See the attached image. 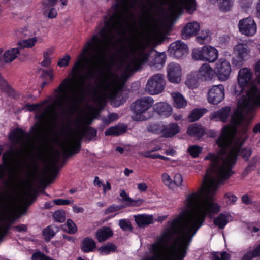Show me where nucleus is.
Masks as SVG:
<instances>
[{"label":"nucleus","instance_id":"f257e3e1","mask_svg":"<svg viewBox=\"0 0 260 260\" xmlns=\"http://www.w3.org/2000/svg\"><path fill=\"white\" fill-rule=\"evenodd\" d=\"M9 139L19 148L9 150L3 155V164L0 165V180L6 178V185L13 181L16 175H20L27 166L26 157L32 147L30 135L17 128L11 132Z\"/></svg>","mask_w":260,"mask_h":260},{"label":"nucleus","instance_id":"f03ea898","mask_svg":"<svg viewBox=\"0 0 260 260\" xmlns=\"http://www.w3.org/2000/svg\"><path fill=\"white\" fill-rule=\"evenodd\" d=\"M92 114H83L79 116L75 121V128L66 137L60 147L65 156H70L78 153L80 150V141L83 136L87 135L89 140L96 136V131L87 127L92 120Z\"/></svg>","mask_w":260,"mask_h":260},{"label":"nucleus","instance_id":"7ed1b4c3","mask_svg":"<svg viewBox=\"0 0 260 260\" xmlns=\"http://www.w3.org/2000/svg\"><path fill=\"white\" fill-rule=\"evenodd\" d=\"M139 0H117V2L112 6L111 13L105 16H136V15H123L121 14L122 7L134 8L137 6ZM161 6L168 5L172 14L164 16H178L182 14L186 10L190 15L192 14L196 10L195 0H160ZM140 16H155L154 15H140ZM161 16H164L162 15Z\"/></svg>","mask_w":260,"mask_h":260},{"label":"nucleus","instance_id":"20e7f679","mask_svg":"<svg viewBox=\"0 0 260 260\" xmlns=\"http://www.w3.org/2000/svg\"><path fill=\"white\" fill-rule=\"evenodd\" d=\"M154 100L150 96H144L137 100L132 106L133 112L132 118L135 121H143L147 119V110L154 104Z\"/></svg>","mask_w":260,"mask_h":260},{"label":"nucleus","instance_id":"39448f33","mask_svg":"<svg viewBox=\"0 0 260 260\" xmlns=\"http://www.w3.org/2000/svg\"><path fill=\"white\" fill-rule=\"evenodd\" d=\"M191 55L196 60L212 63L217 59L218 51L214 47L207 45L193 49Z\"/></svg>","mask_w":260,"mask_h":260},{"label":"nucleus","instance_id":"423d86ee","mask_svg":"<svg viewBox=\"0 0 260 260\" xmlns=\"http://www.w3.org/2000/svg\"><path fill=\"white\" fill-rule=\"evenodd\" d=\"M8 199L1 203L2 215H0V241L7 233L10 225L13 222L11 220L12 205Z\"/></svg>","mask_w":260,"mask_h":260},{"label":"nucleus","instance_id":"0eeeda50","mask_svg":"<svg viewBox=\"0 0 260 260\" xmlns=\"http://www.w3.org/2000/svg\"><path fill=\"white\" fill-rule=\"evenodd\" d=\"M149 132L155 134H161L166 138H171L178 134L180 131V127L178 124L175 122L170 123L167 125L162 123H153L148 127Z\"/></svg>","mask_w":260,"mask_h":260},{"label":"nucleus","instance_id":"6e6552de","mask_svg":"<svg viewBox=\"0 0 260 260\" xmlns=\"http://www.w3.org/2000/svg\"><path fill=\"white\" fill-rule=\"evenodd\" d=\"M234 53L235 56L233 58V64L237 68H240L243 66L244 62L250 55V49L248 42L244 41L235 45Z\"/></svg>","mask_w":260,"mask_h":260},{"label":"nucleus","instance_id":"1a4fd4ad","mask_svg":"<svg viewBox=\"0 0 260 260\" xmlns=\"http://www.w3.org/2000/svg\"><path fill=\"white\" fill-rule=\"evenodd\" d=\"M165 82L163 75L157 74L150 78L146 85V90L151 95L158 94L165 88Z\"/></svg>","mask_w":260,"mask_h":260},{"label":"nucleus","instance_id":"9d476101","mask_svg":"<svg viewBox=\"0 0 260 260\" xmlns=\"http://www.w3.org/2000/svg\"><path fill=\"white\" fill-rule=\"evenodd\" d=\"M252 77V73L251 70L248 68L241 69L238 74V86H236L234 93L238 96L240 93H243L244 88L251 81Z\"/></svg>","mask_w":260,"mask_h":260},{"label":"nucleus","instance_id":"9b49d317","mask_svg":"<svg viewBox=\"0 0 260 260\" xmlns=\"http://www.w3.org/2000/svg\"><path fill=\"white\" fill-rule=\"evenodd\" d=\"M214 71V75L219 81H225L230 78L232 72L231 65L226 59L220 58L216 62Z\"/></svg>","mask_w":260,"mask_h":260},{"label":"nucleus","instance_id":"f8f14e48","mask_svg":"<svg viewBox=\"0 0 260 260\" xmlns=\"http://www.w3.org/2000/svg\"><path fill=\"white\" fill-rule=\"evenodd\" d=\"M239 31L247 36H253L257 31V25L252 17H246L239 22Z\"/></svg>","mask_w":260,"mask_h":260},{"label":"nucleus","instance_id":"ddd939ff","mask_svg":"<svg viewBox=\"0 0 260 260\" xmlns=\"http://www.w3.org/2000/svg\"><path fill=\"white\" fill-rule=\"evenodd\" d=\"M225 96V88L222 84L213 85L209 90L207 100L209 103L217 105L220 103Z\"/></svg>","mask_w":260,"mask_h":260},{"label":"nucleus","instance_id":"4468645a","mask_svg":"<svg viewBox=\"0 0 260 260\" xmlns=\"http://www.w3.org/2000/svg\"><path fill=\"white\" fill-rule=\"evenodd\" d=\"M167 77L173 83H179L182 79V69L180 65L176 62H171L167 66Z\"/></svg>","mask_w":260,"mask_h":260},{"label":"nucleus","instance_id":"2eb2a0df","mask_svg":"<svg viewBox=\"0 0 260 260\" xmlns=\"http://www.w3.org/2000/svg\"><path fill=\"white\" fill-rule=\"evenodd\" d=\"M188 50L187 45L179 40L172 43L168 49L170 55L176 58H181L187 53Z\"/></svg>","mask_w":260,"mask_h":260},{"label":"nucleus","instance_id":"dca6fc26","mask_svg":"<svg viewBox=\"0 0 260 260\" xmlns=\"http://www.w3.org/2000/svg\"><path fill=\"white\" fill-rule=\"evenodd\" d=\"M195 72L202 82L211 81L214 77V69L207 62L203 63Z\"/></svg>","mask_w":260,"mask_h":260},{"label":"nucleus","instance_id":"f3484780","mask_svg":"<svg viewBox=\"0 0 260 260\" xmlns=\"http://www.w3.org/2000/svg\"><path fill=\"white\" fill-rule=\"evenodd\" d=\"M20 53V49L18 47L11 48L4 52L3 49L0 48V63H11L17 58Z\"/></svg>","mask_w":260,"mask_h":260},{"label":"nucleus","instance_id":"a211bd4d","mask_svg":"<svg viewBox=\"0 0 260 260\" xmlns=\"http://www.w3.org/2000/svg\"><path fill=\"white\" fill-rule=\"evenodd\" d=\"M200 28V25L197 22L188 23L181 30L183 39H188L197 35Z\"/></svg>","mask_w":260,"mask_h":260},{"label":"nucleus","instance_id":"6ab92c4d","mask_svg":"<svg viewBox=\"0 0 260 260\" xmlns=\"http://www.w3.org/2000/svg\"><path fill=\"white\" fill-rule=\"evenodd\" d=\"M230 111L231 108L226 106L213 112L210 117L213 120L225 122L229 117Z\"/></svg>","mask_w":260,"mask_h":260},{"label":"nucleus","instance_id":"aec40b11","mask_svg":"<svg viewBox=\"0 0 260 260\" xmlns=\"http://www.w3.org/2000/svg\"><path fill=\"white\" fill-rule=\"evenodd\" d=\"M154 109L161 116L168 117L172 113V107L166 102H159L155 105Z\"/></svg>","mask_w":260,"mask_h":260},{"label":"nucleus","instance_id":"412c9836","mask_svg":"<svg viewBox=\"0 0 260 260\" xmlns=\"http://www.w3.org/2000/svg\"><path fill=\"white\" fill-rule=\"evenodd\" d=\"M171 95L175 108L177 109H183L186 107L187 101L180 92L177 91L172 92Z\"/></svg>","mask_w":260,"mask_h":260},{"label":"nucleus","instance_id":"4be33fe9","mask_svg":"<svg viewBox=\"0 0 260 260\" xmlns=\"http://www.w3.org/2000/svg\"><path fill=\"white\" fill-rule=\"evenodd\" d=\"M135 221L139 227H145L153 222V216L146 214H138L134 216Z\"/></svg>","mask_w":260,"mask_h":260},{"label":"nucleus","instance_id":"5701e85b","mask_svg":"<svg viewBox=\"0 0 260 260\" xmlns=\"http://www.w3.org/2000/svg\"><path fill=\"white\" fill-rule=\"evenodd\" d=\"M202 82L201 80L198 78L195 71H193L187 75L185 85L189 88L194 89L198 87Z\"/></svg>","mask_w":260,"mask_h":260},{"label":"nucleus","instance_id":"b1692460","mask_svg":"<svg viewBox=\"0 0 260 260\" xmlns=\"http://www.w3.org/2000/svg\"><path fill=\"white\" fill-rule=\"evenodd\" d=\"M43 39L39 36H35L32 38L23 40L19 41L18 45L22 48H31L36 45L37 43H41Z\"/></svg>","mask_w":260,"mask_h":260},{"label":"nucleus","instance_id":"393cba45","mask_svg":"<svg viewBox=\"0 0 260 260\" xmlns=\"http://www.w3.org/2000/svg\"><path fill=\"white\" fill-rule=\"evenodd\" d=\"M205 130L202 126L197 124L190 125L187 129V134L189 136L200 138L204 135Z\"/></svg>","mask_w":260,"mask_h":260},{"label":"nucleus","instance_id":"a878e982","mask_svg":"<svg viewBox=\"0 0 260 260\" xmlns=\"http://www.w3.org/2000/svg\"><path fill=\"white\" fill-rule=\"evenodd\" d=\"M113 235L110 228L102 227L99 229L95 233V237L99 242H103Z\"/></svg>","mask_w":260,"mask_h":260},{"label":"nucleus","instance_id":"bb28decb","mask_svg":"<svg viewBox=\"0 0 260 260\" xmlns=\"http://www.w3.org/2000/svg\"><path fill=\"white\" fill-rule=\"evenodd\" d=\"M232 219L229 213H221L214 219V223L220 229H223L227 223Z\"/></svg>","mask_w":260,"mask_h":260},{"label":"nucleus","instance_id":"cd10ccee","mask_svg":"<svg viewBox=\"0 0 260 260\" xmlns=\"http://www.w3.org/2000/svg\"><path fill=\"white\" fill-rule=\"evenodd\" d=\"M120 196L121 197V201L125 203V206H136L141 205L142 202V200H134L131 199L127 194L125 190H122L120 193Z\"/></svg>","mask_w":260,"mask_h":260},{"label":"nucleus","instance_id":"c85d7f7f","mask_svg":"<svg viewBox=\"0 0 260 260\" xmlns=\"http://www.w3.org/2000/svg\"><path fill=\"white\" fill-rule=\"evenodd\" d=\"M95 247V242L92 238L86 237L83 240L81 249L84 252H89L93 251Z\"/></svg>","mask_w":260,"mask_h":260},{"label":"nucleus","instance_id":"c756f323","mask_svg":"<svg viewBox=\"0 0 260 260\" xmlns=\"http://www.w3.org/2000/svg\"><path fill=\"white\" fill-rule=\"evenodd\" d=\"M126 129L127 126L125 125L120 124L108 128L105 132V134L106 136H117L124 133Z\"/></svg>","mask_w":260,"mask_h":260},{"label":"nucleus","instance_id":"7c9ffc66","mask_svg":"<svg viewBox=\"0 0 260 260\" xmlns=\"http://www.w3.org/2000/svg\"><path fill=\"white\" fill-rule=\"evenodd\" d=\"M207 110L205 108L193 109L188 116L190 122H194L200 119L204 114L206 113Z\"/></svg>","mask_w":260,"mask_h":260},{"label":"nucleus","instance_id":"2f4dec72","mask_svg":"<svg viewBox=\"0 0 260 260\" xmlns=\"http://www.w3.org/2000/svg\"><path fill=\"white\" fill-rule=\"evenodd\" d=\"M196 39L201 44L208 43L211 40V33L208 29L202 30L196 37Z\"/></svg>","mask_w":260,"mask_h":260},{"label":"nucleus","instance_id":"473e14b6","mask_svg":"<svg viewBox=\"0 0 260 260\" xmlns=\"http://www.w3.org/2000/svg\"><path fill=\"white\" fill-rule=\"evenodd\" d=\"M257 256L260 257V244L255 246L253 249L248 250L241 260H251L253 257Z\"/></svg>","mask_w":260,"mask_h":260},{"label":"nucleus","instance_id":"72a5a7b5","mask_svg":"<svg viewBox=\"0 0 260 260\" xmlns=\"http://www.w3.org/2000/svg\"><path fill=\"white\" fill-rule=\"evenodd\" d=\"M62 229L63 231L71 234L75 233L77 231L76 225L71 219H68L66 223L62 225Z\"/></svg>","mask_w":260,"mask_h":260},{"label":"nucleus","instance_id":"f704fd0d","mask_svg":"<svg viewBox=\"0 0 260 260\" xmlns=\"http://www.w3.org/2000/svg\"><path fill=\"white\" fill-rule=\"evenodd\" d=\"M115 249L116 246L114 244L112 243H108L102 246L99 249V250L100 251L101 253L103 255H106L111 252L114 251Z\"/></svg>","mask_w":260,"mask_h":260},{"label":"nucleus","instance_id":"c9c22d12","mask_svg":"<svg viewBox=\"0 0 260 260\" xmlns=\"http://www.w3.org/2000/svg\"><path fill=\"white\" fill-rule=\"evenodd\" d=\"M202 150V147L197 145H192L188 148V151L192 157L196 158L199 156Z\"/></svg>","mask_w":260,"mask_h":260},{"label":"nucleus","instance_id":"e433bc0d","mask_svg":"<svg viewBox=\"0 0 260 260\" xmlns=\"http://www.w3.org/2000/svg\"><path fill=\"white\" fill-rule=\"evenodd\" d=\"M240 8L241 12L244 13H247L250 11H252L251 5L252 3L250 1L244 2L241 1L240 3Z\"/></svg>","mask_w":260,"mask_h":260},{"label":"nucleus","instance_id":"4c0bfd02","mask_svg":"<svg viewBox=\"0 0 260 260\" xmlns=\"http://www.w3.org/2000/svg\"><path fill=\"white\" fill-rule=\"evenodd\" d=\"M54 235V231L51 226H48L43 231V235L46 241H49Z\"/></svg>","mask_w":260,"mask_h":260},{"label":"nucleus","instance_id":"58836bf2","mask_svg":"<svg viewBox=\"0 0 260 260\" xmlns=\"http://www.w3.org/2000/svg\"><path fill=\"white\" fill-rule=\"evenodd\" d=\"M219 3V8L222 11H229L232 4L231 0H217Z\"/></svg>","mask_w":260,"mask_h":260},{"label":"nucleus","instance_id":"ea45409f","mask_svg":"<svg viewBox=\"0 0 260 260\" xmlns=\"http://www.w3.org/2000/svg\"><path fill=\"white\" fill-rule=\"evenodd\" d=\"M173 182L178 187H181L185 186L183 183L182 176L181 174L178 173H176L174 175Z\"/></svg>","mask_w":260,"mask_h":260},{"label":"nucleus","instance_id":"a19ab883","mask_svg":"<svg viewBox=\"0 0 260 260\" xmlns=\"http://www.w3.org/2000/svg\"><path fill=\"white\" fill-rule=\"evenodd\" d=\"M119 225L124 231H131L132 229L131 223L129 220L127 219H122L119 220Z\"/></svg>","mask_w":260,"mask_h":260},{"label":"nucleus","instance_id":"79ce46f5","mask_svg":"<svg viewBox=\"0 0 260 260\" xmlns=\"http://www.w3.org/2000/svg\"><path fill=\"white\" fill-rule=\"evenodd\" d=\"M161 179L164 184L168 187H171L173 184V181L171 177L166 173L161 175Z\"/></svg>","mask_w":260,"mask_h":260},{"label":"nucleus","instance_id":"37998d69","mask_svg":"<svg viewBox=\"0 0 260 260\" xmlns=\"http://www.w3.org/2000/svg\"><path fill=\"white\" fill-rule=\"evenodd\" d=\"M54 219L58 222H63L65 220L64 212L62 211H57L53 215Z\"/></svg>","mask_w":260,"mask_h":260},{"label":"nucleus","instance_id":"c03bdc74","mask_svg":"<svg viewBox=\"0 0 260 260\" xmlns=\"http://www.w3.org/2000/svg\"><path fill=\"white\" fill-rule=\"evenodd\" d=\"M224 199L226 202L229 204H233L237 200V198L233 194L228 192L224 194Z\"/></svg>","mask_w":260,"mask_h":260},{"label":"nucleus","instance_id":"a18cd8bd","mask_svg":"<svg viewBox=\"0 0 260 260\" xmlns=\"http://www.w3.org/2000/svg\"><path fill=\"white\" fill-rule=\"evenodd\" d=\"M214 260H229L230 256L226 252L217 253L213 255Z\"/></svg>","mask_w":260,"mask_h":260},{"label":"nucleus","instance_id":"49530a36","mask_svg":"<svg viewBox=\"0 0 260 260\" xmlns=\"http://www.w3.org/2000/svg\"><path fill=\"white\" fill-rule=\"evenodd\" d=\"M53 203L57 205H67L73 203L74 200L68 199H58L53 200Z\"/></svg>","mask_w":260,"mask_h":260},{"label":"nucleus","instance_id":"de8ad7c7","mask_svg":"<svg viewBox=\"0 0 260 260\" xmlns=\"http://www.w3.org/2000/svg\"><path fill=\"white\" fill-rule=\"evenodd\" d=\"M70 59L71 57L69 55H66L59 60L57 64L60 67L67 66L68 65Z\"/></svg>","mask_w":260,"mask_h":260},{"label":"nucleus","instance_id":"09e8293b","mask_svg":"<svg viewBox=\"0 0 260 260\" xmlns=\"http://www.w3.org/2000/svg\"><path fill=\"white\" fill-rule=\"evenodd\" d=\"M38 30H35L32 27H27L22 31V33L26 36H31L37 34Z\"/></svg>","mask_w":260,"mask_h":260},{"label":"nucleus","instance_id":"8fccbe9b","mask_svg":"<svg viewBox=\"0 0 260 260\" xmlns=\"http://www.w3.org/2000/svg\"><path fill=\"white\" fill-rule=\"evenodd\" d=\"M42 76L48 81H51L53 78V74L51 70H44L42 72Z\"/></svg>","mask_w":260,"mask_h":260},{"label":"nucleus","instance_id":"3c124183","mask_svg":"<svg viewBox=\"0 0 260 260\" xmlns=\"http://www.w3.org/2000/svg\"><path fill=\"white\" fill-rule=\"evenodd\" d=\"M47 256L40 252H37L33 254L32 260H46Z\"/></svg>","mask_w":260,"mask_h":260},{"label":"nucleus","instance_id":"603ef678","mask_svg":"<svg viewBox=\"0 0 260 260\" xmlns=\"http://www.w3.org/2000/svg\"><path fill=\"white\" fill-rule=\"evenodd\" d=\"M122 207H123L121 206H116V205L110 206L109 208H108L106 210L105 213L108 214V213L114 212L119 210H120L122 208Z\"/></svg>","mask_w":260,"mask_h":260},{"label":"nucleus","instance_id":"864d4df0","mask_svg":"<svg viewBox=\"0 0 260 260\" xmlns=\"http://www.w3.org/2000/svg\"><path fill=\"white\" fill-rule=\"evenodd\" d=\"M57 0H44L43 2V5L46 7H52L54 6L56 3Z\"/></svg>","mask_w":260,"mask_h":260},{"label":"nucleus","instance_id":"5fc2aeb1","mask_svg":"<svg viewBox=\"0 0 260 260\" xmlns=\"http://www.w3.org/2000/svg\"><path fill=\"white\" fill-rule=\"evenodd\" d=\"M44 59L41 62V64L44 67H48L51 63V58L50 56H43Z\"/></svg>","mask_w":260,"mask_h":260},{"label":"nucleus","instance_id":"6e6d98bb","mask_svg":"<svg viewBox=\"0 0 260 260\" xmlns=\"http://www.w3.org/2000/svg\"><path fill=\"white\" fill-rule=\"evenodd\" d=\"M137 187L139 191L141 192H145L147 190L148 188L147 184L144 182H142L138 184Z\"/></svg>","mask_w":260,"mask_h":260},{"label":"nucleus","instance_id":"4d7b16f0","mask_svg":"<svg viewBox=\"0 0 260 260\" xmlns=\"http://www.w3.org/2000/svg\"><path fill=\"white\" fill-rule=\"evenodd\" d=\"M13 229L17 232H25L27 230V226L24 224H20L14 226Z\"/></svg>","mask_w":260,"mask_h":260},{"label":"nucleus","instance_id":"13d9d810","mask_svg":"<svg viewBox=\"0 0 260 260\" xmlns=\"http://www.w3.org/2000/svg\"><path fill=\"white\" fill-rule=\"evenodd\" d=\"M165 153L167 155H170L172 156H174L176 155L177 152L176 151L173 149V148H169L167 150H166L165 152Z\"/></svg>","mask_w":260,"mask_h":260},{"label":"nucleus","instance_id":"bf43d9fd","mask_svg":"<svg viewBox=\"0 0 260 260\" xmlns=\"http://www.w3.org/2000/svg\"><path fill=\"white\" fill-rule=\"evenodd\" d=\"M73 210L76 213H83L84 212V209L82 207L78 206L75 205L73 206Z\"/></svg>","mask_w":260,"mask_h":260},{"label":"nucleus","instance_id":"052dcab7","mask_svg":"<svg viewBox=\"0 0 260 260\" xmlns=\"http://www.w3.org/2000/svg\"><path fill=\"white\" fill-rule=\"evenodd\" d=\"M54 51V49L53 47L48 48L46 50V51L43 53V56H50L52 55Z\"/></svg>","mask_w":260,"mask_h":260},{"label":"nucleus","instance_id":"680f3d73","mask_svg":"<svg viewBox=\"0 0 260 260\" xmlns=\"http://www.w3.org/2000/svg\"><path fill=\"white\" fill-rule=\"evenodd\" d=\"M103 187V190L104 192L105 193L107 191L110 190L111 189V185L110 183L108 181L106 182V184L103 183L102 186Z\"/></svg>","mask_w":260,"mask_h":260},{"label":"nucleus","instance_id":"e2e57ef3","mask_svg":"<svg viewBox=\"0 0 260 260\" xmlns=\"http://www.w3.org/2000/svg\"><path fill=\"white\" fill-rule=\"evenodd\" d=\"M242 200L243 203H244L245 204H250L251 203V199L247 194L244 195L242 197Z\"/></svg>","mask_w":260,"mask_h":260},{"label":"nucleus","instance_id":"0e129e2a","mask_svg":"<svg viewBox=\"0 0 260 260\" xmlns=\"http://www.w3.org/2000/svg\"><path fill=\"white\" fill-rule=\"evenodd\" d=\"M7 86L6 81L3 79L1 75L0 74V88L4 89Z\"/></svg>","mask_w":260,"mask_h":260},{"label":"nucleus","instance_id":"69168bd1","mask_svg":"<svg viewBox=\"0 0 260 260\" xmlns=\"http://www.w3.org/2000/svg\"><path fill=\"white\" fill-rule=\"evenodd\" d=\"M159 158L165 161L169 160V158L159 155V154H153L152 159Z\"/></svg>","mask_w":260,"mask_h":260},{"label":"nucleus","instance_id":"338daca9","mask_svg":"<svg viewBox=\"0 0 260 260\" xmlns=\"http://www.w3.org/2000/svg\"><path fill=\"white\" fill-rule=\"evenodd\" d=\"M57 15L56 9L54 8H52L49 10L47 16H56Z\"/></svg>","mask_w":260,"mask_h":260},{"label":"nucleus","instance_id":"774afa93","mask_svg":"<svg viewBox=\"0 0 260 260\" xmlns=\"http://www.w3.org/2000/svg\"><path fill=\"white\" fill-rule=\"evenodd\" d=\"M94 184L95 186L98 187H101L103 184V183L100 180L99 178L97 176L94 178Z\"/></svg>","mask_w":260,"mask_h":260}]
</instances>
